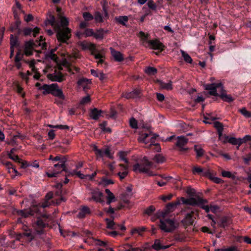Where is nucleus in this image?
I'll use <instances>...</instances> for the list:
<instances>
[{
  "instance_id": "f257e3e1",
  "label": "nucleus",
  "mask_w": 251,
  "mask_h": 251,
  "mask_svg": "<svg viewBox=\"0 0 251 251\" xmlns=\"http://www.w3.org/2000/svg\"><path fill=\"white\" fill-rule=\"evenodd\" d=\"M68 24V20L65 17L60 16L59 19L56 21L54 17L51 16L46 24H50L53 27L59 42L68 44L67 41L71 36V30L67 27Z\"/></svg>"
},
{
  "instance_id": "f03ea898",
  "label": "nucleus",
  "mask_w": 251,
  "mask_h": 251,
  "mask_svg": "<svg viewBox=\"0 0 251 251\" xmlns=\"http://www.w3.org/2000/svg\"><path fill=\"white\" fill-rule=\"evenodd\" d=\"M139 137L138 141L145 144H150L149 146L158 145L154 144L157 135L153 134L150 129V127L143 124L139 126Z\"/></svg>"
},
{
  "instance_id": "7ed1b4c3",
  "label": "nucleus",
  "mask_w": 251,
  "mask_h": 251,
  "mask_svg": "<svg viewBox=\"0 0 251 251\" xmlns=\"http://www.w3.org/2000/svg\"><path fill=\"white\" fill-rule=\"evenodd\" d=\"M50 205V202L49 201L45 200V201L42 204H38L36 206H33L29 209H23L19 210L17 213L19 215L22 216L23 217L26 218L30 215H35L36 216L41 215V208H44L48 207Z\"/></svg>"
},
{
  "instance_id": "20e7f679",
  "label": "nucleus",
  "mask_w": 251,
  "mask_h": 251,
  "mask_svg": "<svg viewBox=\"0 0 251 251\" xmlns=\"http://www.w3.org/2000/svg\"><path fill=\"white\" fill-rule=\"evenodd\" d=\"M152 163L149 161L146 157H144L139 163H136L133 166V170L135 172L146 173L149 176H155L156 174L150 170Z\"/></svg>"
},
{
  "instance_id": "39448f33",
  "label": "nucleus",
  "mask_w": 251,
  "mask_h": 251,
  "mask_svg": "<svg viewBox=\"0 0 251 251\" xmlns=\"http://www.w3.org/2000/svg\"><path fill=\"white\" fill-rule=\"evenodd\" d=\"M39 90H43V93L44 95L51 94L62 100L65 99V97L62 90L58 88V86L56 83H52L50 85L43 84L42 86L39 87Z\"/></svg>"
},
{
  "instance_id": "423d86ee",
  "label": "nucleus",
  "mask_w": 251,
  "mask_h": 251,
  "mask_svg": "<svg viewBox=\"0 0 251 251\" xmlns=\"http://www.w3.org/2000/svg\"><path fill=\"white\" fill-rule=\"evenodd\" d=\"M33 227L34 231V232L31 230H27V227L24 228L25 232L23 233V235L29 238L30 241L32 240L34 237V234H41L43 232V228L45 226V223L41 219H38L37 221L33 224Z\"/></svg>"
},
{
  "instance_id": "0eeeda50",
  "label": "nucleus",
  "mask_w": 251,
  "mask_h": 251,
  "mask_svg": "<svg viewBox=\"0 0 251 251\" xmlns=\"http://www.w3.org/2000/svg\"><path fill=\"white\" fill-rule=\"evenodd\" d=\"M179 226V223L174 220L163 219L160 220L159 226L160 228L166 232H171Z\"/></svg>"
},
{
  "instance_id": "6e6552de",
  "label": "nucleus",
  "mask_w": 251,
  "mask_h": 251,
  "mask_svg": "<svg viewBox=\"0 0 251 251\" xmlns=\"http://www.w3.org/2000/svg\"><path fill=\"white\" fill-rule=\"evenodd\" d=\"M64 171L69 174V172L66 168L65 160H61L59 163L55 164L54 166L46 173L49 177H56L57 175Z\"/></svg>"
},
{
  "instance_id": "1a4fd4ad",
  "label": "nucleus",
  "mask_w": 251,
  "mask_h": 251,
  "mask_svg": "<svg viewBox=\"0 0 251 251\" xmlns=\"http://www.w3.org/2000/svg\"><path fill=\"white\" fill-rule=\"evenodd\" d=\"M105 192L107 195L106 197H104L99 189H94L92 191V197L97 201L101 203L104 202L105 199H106V203L107 204H110V190L108 189H105Z\"/></svg>"
},
{
  "instance_id": "9d476101",
  "label": "nucleus",
  "mask_w": 251,
  "mask_h": 251,
  "mask_svg": "<svg viewBox=\"0 0 251 251\" xmlns=\"http://www.w3.org/2000/svg\"><path fill=\"white\" fill-rule=\"evenodd\" d=\"M83 50H89L92 51V54L95 56L96 59H100V62H102V55L98 53L96 50V46L91 43L83 42L80 44Z\"/></svg>"
},
{
  "instance_id": "9b49d317",
  "label": "nucleus",
  "mask_w": 251,
  "mask_h": 251,
  "mask_svg": "<svg viewBox=\"0 0 251 251\" xmlns=\"http://www.w3.org/2000/svg\"><path fill=\"white\" fill-rule=\"evenodd\" d=\"M80 54L78 51H75L71 54L66 53L64 55L62 58V65L64 66L68 67L71 62L74 60L80 57Z\"/></svg>"
},
{
  "instance_id": "f8f14e48",
  "label": "nucleus",
  "mask_w": 251,
  "mask_h": 251,
  "mask_svg": "<svg viewBox=\"0 0 251 251\" xmlns=\"http://www.w3.org/2000/svg\"><path fill=\"white\" fill-rule=\"evenodd\" d=\"M180 199L183 204L192 206L201 205L207 202L206 200L203 199L200 197H198L197 198H191L190 199H185L184 197H181Z\"/></svg>"
},
{
  "instance_id": "ddd939ff",
  "label": "nucleus",
  "mask_w": 251,
  "mask_h": 251,
  "mask_svg": "<svg viewBox=\"0 0 251 251\" xmlns=\"http://www.w3.org/2000/svg\"><path fill=\"white\" fill-rule=\"evenodd\" d=\"M86 235L87 236V238L84 240V242L90 245L99 246L101 247H105L106 243L96 239L93 238L92 235V233L89 231H85Z\"/></svg>"
},
{
  "instance_id": "4468645a",
  "label": "nucleus",
  "mask_w": 251,
  "mask_h": 251,
  "mask_svg": "<svg viewBox=\"0 0 251 251\" xmlns=\"http://www.w3.org/2000/svg\"><path fill=\"white\" fill-rule=\"evenodd\" d=\"M203 87L205 90L209 91L208 93L209 95L217 96H219V95L217 92V89L220 88V91H221L222 87H223V85L221 83H211L204 84Z\"/></svg>"
},
{
  "instance_id": "2eb2a0df",
  "label": "nucleus",
  "mask_w": 251,
  "mask_h": 251,
  "mask_svg": "<svg viewBox=\"0 0 251 251\" xmlns=\"http://www.w3.org/2000/svg\"><path fill=\"white\" fill-rule=\"evenodd\" d=\"M93 150L99 158H101L103 160L106 158H110V149L108 147L100 150L96 145H94Z\"/></svg>"
},
{
  "instance_id": "dca6fc26",
  "label": "nucleus",
  "mask_w": 251,
  "mask_h": 251,
  "mask_svg": "<svg viewBox=\"0 0 251 251\" xmlns=\"http://www.w3.org/2000/svg\"><path fill=\"white\" fill-rule=\"evenodd\" d=\"M188 139L183 136H178L177 137V141L176 143V146L179 148V151H186L188 148H185V146L188 143Z\"/></svg>"
},
{
  "instance_id": "f3484780",
  "label": "nucleus",
  "mask_w": 251,
  "mask_h": 251,
  "mask_svg": "<svg viewBox=\"0 0 251 251\" xmlns=\"http://www.w3.org/2000/svg\"><path fill=\"white\" fill-rule=\"evenodd\" d=\"M148 43L151 49L159 50L161 51L164 50V46L157 39L149 40Z\"/></svg>"
},
{
  "instance_id": "a211bd4d",
  "label": "nucleus",
  "mask_w": 251,
  "mask_h": 251,
  "mask_svg": "<svg viewBox=\"0 0 251 251\" xmlns=\"http://www.w3.org/2000/svg\"><path fill=\"white\" fill-rule=\"evenodd\" d=\"M217 223L220 227L225 228L226 227H227L231 224L232 221L230 218L224 216L219 218Z\"/></svg>"
},
{
  "instance_id": "6ab92c4d",
  "label": "nucleus",
  "mask_w": 251,
  "mask_h": 251,
  "mask_svg": "<svg viewBox=\"0 0 251 251\" xmlns=\"http://www.w3.org/2000/svg\"><path fill=\"white\" fill-rule=\"evenodd\" d=\"M102 174L105 176H102L99 182V185L102 187H106L110 185V176L108 172L103 171Z\"/></svg>"
},
{
  "instance_id": "aec40b11",
  "label": "nucleus",
  "mask_w": 251,
  "mask_h": 251,
  "mask_svg": "<svg viewBox=\"0 0 251 251\" xmlns=\"http://www.w3.org/2000/svg\"><path fill=\"white\" fill-rule=\"evenodd\" d=\"M48 78L52 81L61 82L63 80V75L58 71H55L52 74H48Z\"/></svg>"
},
{
  "instance_id": "412c9836",
  "label": "nucleus",
  "mask_w": 251,
  "mask_h": 251,
  "mask_svg": "<svg viewBox=\"0 0 251 251\" xmlns=\"http://www.w3.org/2000/svg\"><path fill=\"white\" fill-rule=\"evenodd\" d=\"M35 44L33 41L26 42L25 44L24 53L26 55H31L32 54L33 47Z\"/></svg>"
},
{
  "instance_id": "4be33fe9",
  "label": "nucleus",
  "mask_w": 251,
  "mask_h": 251,
  "mask_svg": "<svg viewBox=\"0 0 251 251\" xmlns=\"http://www.w3.org/2000/svg\"><path fill=\"white\" fill-rule=\"evenodd\" d=\"M194 213L193 211L190 213H187L185 218L181 221V223L184 226H187L192 225L194 223V220L192 218L193 215Z\"/></svg>"
},
{
  "instance_id": "5701e85b",
  "label": "nucleus",
  "mask_w": 251,
  "mask_h": 251,
  "mask_svg": "<svg viewBox=\"0 0 251 251\" xmlns=\"http://www.w3.org/2000/svg\"><path fill=\"white\" fill-rule=\"evenodd\" d=\"M219 96L223 100L226 102H230L234 100L231 95L226 94V91L224 89V87H222L220 94Z\"/></svg>"
},
{
  "instance_id": "b1692460",
  "label": "nucleus",
  "mask_w": 251,
  "mask_h": 251,
  "mask_svg": "<svg viewBox=\"0 0 251 251\" xmlns=\"http://www.w3.org/2000/svg\"><path fill=\"white\" fill-rule=\"evenodd\" d=\"M119 166L122 168L121 171L119 172L117 175L119 176L120 179L122 180L124 179L128 174V166L127 165H125L122 164H120Z\"/></svg>"
},
{
  "instance_id": "393cba45",
  "label": "nucleus",
  "mask_w": 251,
  "mask_h": 251,
  "mask_svg": "<svg viewBox=\"0 0 251 251\" xmlns=\"http://www.w3.org/2000/svg\"><path fill=\"white\" fill-rule=\"evenodd\" d=\"M141 93V90L140 89H134L132 92L126 93L123 95V97L127 99H133L139 97Z\"/></svg>"
},
{
  "instance_id": "a878e982",
  "label": "nucleus",
  "mask_w": 251,
  "mask_h": 251,
  "mask_svg": "<svg viewBox=\"0 0 251 251\" xmlns=\"http://www.w3.org/2000/svg\"><path fill=\"white\" fill-rule=\"evenodd\" d=\"M102 112V111L101 110L94 108L91 109L90 116L92 119L97 120L101 116Z\"/></svg>"
},
{
  "instance_id": "bb28decb",
  "label": "nucleus",
  "mask_w": 251,
  "mask_h": 251,
  "mask_svg": "<svg viewBox=\"0 0 251 251\" xmlns=\"http://www.w3.org/2000/svg\"><path fill=\"white\" fill-rule=\"evenodd\" d=\"M91 82L90 80L83 78L78 81L77 84L79 86L82 87L84 90L86 91L89 88L88 85Z\"/></svg>"
},
{
  "instance_id": "cd10ccee",
  "label": "nucleus",
  "mask_w": 251,
  "mask_h": 251,
  "mask_svg": "<svg viewBox=\"0 0 251 251\" xmlns=\"http://www.w3.org/2000/svg\"><path fill=\"white\" fill-rule=\"evenodd\" d=\"M203 176L209 178L213 182L217 184L220 183L222 182V180L221 178L213 177L209 169H207L206 171L203 173Z\"/></svg>"
},
{
  "instance_id": "c85d7f7f",
  "label": "nucleus",
  "mask_w": 251,
  "mask_h": 251,
  "mask_svg": "<svg viewBox=\"0 0 251 251\" xmlns=\"http://www.w3.org/2000/svg\"><path fill=\"white\" fill-rule=\"evenodd\" d=\"M111 54L116 61L121 62L124 60L123 54L120 51H116L111 48Z\"/></svg>"
},
{
  "instance_id": "c756f323",
  "label": "nucleus",
  "mask_w": 251,
  "mask_h": 251,
  "mask_svg": "<svg viewBox=\"0 0 251 251\" xmlns=\"http://www.w3.org/2000/svg\"><path fill=\"white\" fill-rule=\"evenodd\" d=\"M23 32L25 35H28L33 33V36L35 37L39 32V28L37 27H35L34 29L27 27L24 29Z\"/></svg>"
},
{
  "instance_id": "7c9ffc66",
  "label": "nucleus",
  "mask_w": 251,
  "mask_h": 251,
  "mask_svg": "<svg viewBox=\"0 0 251 251\" xmlns=\"http://www.w3.org/2000/svg\"><path fill=\"white\" fill-rule=\"evenodd\" d=\"M18 43V40L16 37H14L13 35L10 36V57H11L14 52V48L16 47Z\"/></svg>"
},
{
  "instance_id": "2f4dec72",
  "label": "nucleus",
  "mask_w": 251,
  "mask_h": 251,
  "mask_svg": "<svg viewBox=\"0 0 251 251\" xmlns=\"http://www.w3.org/2000/svg\"><path fill=\"white\" fill-rule=\"evenodd\" d=\"M35 63L36 61L35 60H32L28 62L30 68L31 69L32 71L35 73L33 75L34 78L36 79H38L40 78V75L39 73L37 72L36 69L35 67Z\"/></svg>"
},
{
  "instance_id": "473e14b6",
  "label": "nucleus",
  "mask_w": 251,
  "mask_h": 251,
  "mask_svg": "<svg viewBox=\"0 0 251 251\" xmlns=\"http://www.w3.org/2000/svg\"><path fill=\"white\" fill-rule=\"evenodd\" d=\"M180 204L179 199H177V201L174 202H170L167 204L166 208L168 212H171L174 211L177 205Z\"/></svg>"
},
{
  "instance_id": "72a5a7b5",
  "label": "nucleus",
  "mask_w": 251,
  "mask_h": 251,
  "mask_svg": "<svg viewBox=\"0 0 251 251\" xmlns=\"http://www.w3.org/2000/svg\"><path fill=\"white\" fill-rule=\"evenodd\" d=\"M160 87L161 89H165L167 90H171L173 89L172 86V82L171 81H169L168 83H165L162 81L158 80V81Z\"/></svg>"
},
{
  "instance_id": "f704fd0d",
  "label": "nucleus",
  "mask_w": 251,
  "mask_h": 251,
  "mask_svg": "<svg viewBox=\"0 0 251 251\" xmlns=\"http://www.w3.org/2000/svg\"><path fill=\"white\" fill-rule=\"evenodd\" d=\"M89 213V208L87 206H85L82 207V208L80 210V211L77 215V217L79 218H83Z\"/></svg>"
},
{
  "instance_id": "c9c22d12",
  "label": "nucleus",
  "mask_w": 251,
  "mask_h": 251,
  "mask_svg": "<svg viewBox=\"0 0 251 251\" xmlns=\"http://www.w3.org/2000/svg\"><path fill=\"white\" fill-rule=\"evenodd\" d=\"M5 165L7 167L8 172L10 174H13V175H12L13 176L19 175L18 171L13 168L12 164L10 162H6Z\"/></svg>"
},
{
  "instance_id": "e433bc0d",
  "label": "nucleus",
  "mask_w": 251,
  "mask_h": 251,
  "mask_svg": "<svg viewBox=\"0 0 251 251\" xmlns=\"http://www.w3.org/2000/svg\"><path fill=\"white\" fill-rule=\"evenodd\" d=\"M114 20L116 23L121 24L123 25H126V23L128 21V18L126 16H119L115 17Z\"/></svg>"
},
{
  "instance_id": "4c0bfd02",
  "label": "nucleus",
  "mask_w": 251,
  "mask_h": 251,
  "mask_svg": "<svg viewBox=\"0 0 251 251\" xmlns=\"http://www.w3.org/2000/svg\"><path fill=\"white\" fill-rule=\"evenodd\" d=\"M169 247V246H161L159 240H155L154 244L152 245V248L156 251L160 249H165Z\"/></svg>"
},
{
  "instance_id": "58836bf2",
  "label": "nucleus",
  "mask_w": 251,
  "mask_h": 251,
  "mask_svg": "<svg viewBox=\"0 0 251 251\" xmlns=\"http://www.w3.org/2000/svg\"><path fill=\"white\" fill-rule=\"evenodd\" d=\"M126 227L124 225H116L112 220H111V230L118 231L119 229L125 230Z\"/></svg>"
},
{
  "instance_id": "ea45409f",
  "label": "nucleus",
  "mask_w": 251,
  "mask_h": 251,
  "mask_svg": "<svg viewBox=\"0 0 251 251\" xmlns=\"http://www.w3.org/2000/svg\"><path fill=\"white\" fill-rule=\"evenodd\" d=\"M76 175L78 177L81 179H87V175H85L82 174L80 171H77V170H74L71 172H69L68 175L74 176Z\"/></svg>"
},
{
  "instance_id": "a19ab883",
  "label": "nucleus",
  "mask_w": 251,
  "mask_h": 251,
  "mask_svg": "<svg viewBox=\"0 0 251 251\" xmlns=\"http://www.w3.org/2000/svg\"><path fill=\"white\" fill-rule=\"evenodd\" d=\"M206 169H203L200 167L194 166L192 169V172L193 174L196 175V174L201 175L203 176V173L206 171Z\"/></svg>"
},
{
  "instance_id": "79ce46f5",
  "label": "nucleus",
  "mask_w": 251,
  "mask_h": 251,
  "mask_svg": "<svg viewBox=\"0 0 251 251\" xmlns=\"http://www.w3.org/2000/svg\"><path fill=\"white\" fill-rule=\"evenodd\" d=\"M56 50V48L54 50H52L50 51L47 52L46 54V57L48 58H50V59L55 61V62L57 61V57L56 55L54 53V52Z\"/></svg>"
},
{
  "instance_id": "37998d69",
  "label": "nucleus",
  "mask_w": 251,
  "mask_h": 251,
  "mask_svg": "<svg viewBox=\"0 0 251 251\" xmlns=\"http://www.w3.org/2000/svg\"><path fill=\"white\" fill-rule=\"evenodd\" d=\"M153 160L157 163H162L165 161V158L160 154H156Z\"/></svg>"
},
{
  "instance_id": "c03bdc74",
  "label": "nucleus",
  "mask_w": 251,
  "mask_h": 251,
  "mask_svg": "<svg viewBox=\"0 0 251 251\" xmlns=\"http://www.w3.org/2000/svg\"><path fill=\"white\" fill-rule=\"evenodd\" d=\"M195 151L197 153V156L198 157L203 156L204 151L201 147L199 145H195L194 147Z\"/></svg>"
},
{
  "instance_id": "a18cd8bd",
  "label": "nucleus",
  "mask_w": 251,
  "mask_h": 251,
  "mask_svg": "<svg viewBox=\"0 0 251 251\" xmlns=\"http://www.w3.org/2000/svg\"><path fill=\"white\" fill-rule=\"evenodd\" d=\"M145 72L149 75H153L157 73V69L154 67H148L145 70Z\"/></svg>"
},
{
  "instance_id": "49530a36",
  "label": "nucleus",
  "mask_w": 251,
  "mask_h": 251,
  "mask_svg": "<svg viewBox=\"0 0 251 251\" xmlns=\"http://www.w3.org/2000/svg\"><path fill=\"white\" fill-rule=\"evenodd\" d=\"M181 52L182 56L186 62L189 63H191L192 62V59L187 53L185 52L184 50H181Z\"/></svg>"
},
{
  "instance_id": "de8ad7c7",
  "label": "nucleus",
  "mask_w": 251,
  "mask_h": 251,
  "mask_svg": "<svg viewBox=\"0 0 251 251\" xmlns=\"http://www.w3.org/2000/svg\"><path fill=\"white\" fill-rule=\"evenodd\" d=\"M127 154V152L124 151H120L118 152V155L121 160H124L126 164L128 163L127 159L126 157Z\"/></svg>"
},
{
  "instance_id": "09e8293b",
  "label": "nucleus",
  "mask_w": 251,
  "mask_h": 251,
  "mask_svg": "<svg viewBox=\"0 0 251 251\" xmlns=\"http://www.w3.org/2000/svg\"><path fill=\"white\" fill-rule=\"evenodd\" d=\"M149 35L148 34H145L143 31H140L139 33L138 36L140 38L141 40L142 41L143 44L145 42H147Z\"/></svg>"
},
{
  "instance_id": "8fccbe9b",
  "label": "nucleus",
  "mask_w": 251,
  "mask_h": 251,
  "mask_svg": "<svg viewBox=\"0 0 251 251\" xmlns=\"http://www.w3.org/2000/svg\"><path fill=\"white\" fill-rule=\"evenodd\" d=\"M47 126L50 127V128H58L60 129H69V127L67 125H58L56 126H54L52 125L49 124L47 125Z\"/></svg>"
},
{
  "instance_id": "3c124183",
  "label": "nucleus",
  "mask_w": 251,
  "mask_h": 251,
  "mask_svg": "<svg viewBox=\"0 0 251 251\" xmlns=\"http://www.w3.org/2000/svg\"><path fill=\"white\" fill-rule=\"evenodd\" d=\"M239 111L246 118L251 117V112L248 111L245 107L239 109Z\"/></svg>"
},
{
  "instance_id": "603ef678",
  "label": "nucleus",
  "mask_w": 251,
  "mask_h": 251,
  "mask_svg": "<svg viewBox=\"0 0 251 251\" xmlns=\"http://www.w3.org/2000/svg\"><path fill=\"white\" fill-rule=\"evenodd\" d=\"M104 31L103 30H99L96 32H94L93 36L97 39H101L103 37Z\"/></svg>"
},
{
  "instance_id": "864d4df0",
  "label": "nucleus",
  "mask_w": 251,
  "mask_h": 251,
  "mask_svg": "<svg viewBox=\"0 0 251 251\" xmlns=\"http://www.w3.org/2000/svg\"><path fill=\"white\" fill-rule=\"evenodd\" d=\"M244 163L247 165L250 164V161H251V153H249L246 155L242 156Z\"/></svg>"
},
{
  "instance_id": "5fc2aeb1",
  "label": "nucleus",
  "mask_w": 251,
  "mask_h": 251,
  "mask_svg": "<svg viewBox=\"0 0 251 251\" xmlns=\"http://www.w3.org/2000/svg\"><path fill=\"white\" fill-rule=\"evenodd\" d=\"M94 19H95L96 22L100 23L102 21V17L100 13L99 12H96L95 13V15L94 16Z\"/></svg>"
},
{
  "instance_id": "6e6d98bb",
  "label": "nucleus",
  "mask_w": 251,
  "mask_h": 251,
  "mask_svg": "<svg viewBox=\"0 0 251 251\" xmlns=\"http://www.w3.org/2000/svg\"><path fill=\"white\" fill-rule=\"evenodd\" d=\"M214 127L217 129V131L219 130H223V125L222 123L216 121L213 123Z\"/></svg>"
},
{
  "instance_id": "4d7b16f0",
  "label": "nucleus",
  "mask_w": 251,
  "mask_h": 251,
  "mask_svg": "<svg viewBox=\"0 0 251 251\" xmlns=\"http://www.w3.org/2000/svg\"><path fill=\"white\" fill-rule=\"evenodd\" d=\"M83 17L85 21H89L94 19V16L89 12H84Z\"/></svg>"
},
{
  "instance_id": "13d9d810",
  "label": "nucleus",
  "mask_w": 251,
  "mask_h": 251,
  "mask_svg": "<svg viewBox=\"0 0 251 251\" xmlns=\"http://www.w3.org/2000/svg\"><path fill=\"white\" fill-rule=\"evenodd\" d=\"M129 125H130V126L132 128H138L137 121L134 118H131L130 119V120H129Z\"/></svg>"
},
{
  "instance_id": "bf43d9fd",
  "label": "nucleus",
  "mask_w": 251,
  "mask_h": 251,
  "mask_svg": "<svg viewBox=\"0 0 251 251\" xmlns=\"http://www.w3.org/2000/svg\"><path fill=\"white\" fill-rule=\"evenodd\" d=\"M145 230H146V228L144 227L139 228H134L131 230V233L132 234H133L134 233H137L139 235H141L142 232L145 231Z\"/></svg>"
},
{
  "instance_id": "052dcab7",
  "label": "nucleus",
  "mask_w": 251,
  "mask_h": 251,
  "mask_svg": "<svg viewBox=\"0 0 251 251\" xmlns=\"http://www.w3.org/2000/svg\"><path fill=\"white\" fill-rule=\"evenodd\" d=\"M222 176L223 177L227 178H234L235 176L233 175L230 172L223 171L222 172Z\"/></svg>"
},
{
  "instance_id": "680f3d73",
  "label": "nucleus",
  "mask_w": 251,
  "mask_h": 251,
  "mask_svg": "<svg viewBox=\"0 0 251 251\" xmlns=\"http://www.w3.org/2000/svg\"><path fill=\"white\" fill-rule=\"evenodd\" d=\"M128 194H126L125 193H123L120 196L121 199L125 203H129V201L127 198L131 197L130 196H128Z\"/></svg>"
},
{
  "instance_id": "e2e57ef3",
  "label": "nucleus",
  "mask_w": 251,
  "mask_h": 251,
  "mask_svg": "<svg viewBox=\"0 0 251 251\" xmlns=\"http://www.w3.org/2000/svg\"><path fill=\"white\" fill-rule=\"evenodd\" d=\"M155 209L153 206L151 205L145 210L144 213L148 215H150L155 211Z\"/></svg>"
},
{
  "instance_id": "0e129e2a",
  "label": "nucleus",
  "mask_w": 251,
  "mask_h": 251,
  "mask_svg": "<svg viewBox=\"0 0 251 251\" xmlns=\"http://www.w3.org/2000/svg\"><path fill=\"white\" fill-rule=\"evenodd\" d=\"M147 5L152 10H155L156 9V5L152 0H148Z\"/></svg>"
},
{
  "instance_id": "69168bd1",
  "label": "nucleus",
  "mask_w": 251,
  "mask_h": 251,
  "mask_svg": "<svg viewBox=\"0 0 251 251\" xmlns=\"http://www.w3.org/2000/svg\"><path fill=\"white\" fill-rule=\"evenodd\" d=\"M9 158L15 162H21V160L19 158L17 155H14V154L8 153Z\"/></svg>"
},
{
  "instance_id": "338daca9",
  "label": "nucleus",
  "mask_w": 251,
  "mask_h": 251,
  "mask_svg": "<svg viewBox=\"0 0 251 251\" xmlns=\"http://www.w3.org/2000/svg\"><path fill=\"white\" fill-rule=\"evenodd\" d=\"M107 122H103L102 123H101L100 126V127L101 128V129L102 130V131H104V132H109L110 131V129L108 127V128H106V126L107 125Z\"/></svg>"
},
{
  "instance_id": "774afa93",
  "label": "nucleus",
  "mask_w": 251,
  "mask_h": 251,
  "mask_svg": "<svg viewBox=\"0 0 251 251\" xmlns=\"http://www.w3.org/2000/svg\"><path fill=\"white\" fill-rule=\"evenodd\" d=\"M214 251H237V249L235 247H230L228 248L215 250Z\"/></svg>"
}]
</instances>
